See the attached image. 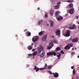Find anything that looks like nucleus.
<instances>
[{"instance_id": "nucleus-45", "label": "nucleus", "mask_w": 79, "mask_h": 79, "mask_svg": "<svg viewBox=\"0 0 79 79\" xmlns=\"http://www.w3.org/2000/svg\"><path fill=\"white\" fill-rule=\"evenodd\" d=\"M32 51H33V52H34V51H35V49H33L32 50Z\"/></svg>"}, {"instance_id": "nucleus-1", "label": "nucleus", "mask_w": 79, "mask_h": 79, "mask_svg": "<svg viewBox=\"0 0 79 79\" xmlns=\"http://www.w3.org/2000/svg\"><path fill=\"white\" fill-rule=\"evenodd\" d=\"M47 56H51L52 55H54V56H56V53L55 52H49L47 53Z\"/></svg>"}, {"instance_id": "nucleus-18", "label": "nucleus", "mask_w": 79, "mask_h": 79, "mask_svg": "<svg viewBox=\"0 0 79 79\" xmlns=\"http://www.w3.org/2000/svg\"><path fill=\"white\" fill-rule=\"evenodd\" d=\"M69 8H73V4L72 3H70L69 5Z\"/></svg>"}, {"instance_id": "nucleus-27", "label": "nucleus", "mask_w": 79, "mask_h": 79, "mask_svg": "<svg viewBox=\"0 0 79 79\" xmlns=\"http://www.w3.org/2000/svg\"><path fill=\"white\" fill-rule=\"evenodd\" d=\"M68 45H69L70 47H73V45L71 44H69Z\"/></svg>"}, {"instance_id": "nucleus-8", "label": "nucleus", "mask_w": 79, "mask_h": 79, "mask_svg": "<svg viewBox=\"0 0 79 79\" xmlns=\"http://www.w3.org/2000/svg\"><path fill=\"white\" fill-rule=\"evenodd\" d=\"M56 18L58 21H61L63 19V17L60 15L56 16Z\"/></svg>"}, {"instance_id": "nucleus-25", "label": "nucleus", "mask_w": 79, "mask_h": 79, "mask_svg": "<svg viewBox=\"0 0 79 79\" xmlns=\"http://www.w3.org/2000/svg\"><path fill=\"white\" fill-rule=\"evenodd\" d=\"M42 22H43V21L42 20H41L40 21H39L38 22V24L39 25H40V23H42Z\"/></svg>"}, {"instance_id": "nucleus-19", "label": "nucleus", "mask_w": 79, "mask_h": 79, "mask_svg": "<svg viewBox=\"0 0 79 79\" xmlns=\"http://www.w3.org/2000/svg\"><path fill=\"white\" fill-rule=\"evenodd\" d=\"M60 11H57L55 13L56 16H58V15H60Z\"/></svg>"}, {"instance_id": "nucleus-33", "label": "nucleus", "mask_w": 79, "mask_h": 79, "mask_svg": "<svg viewBox=\"0 0 79 79\" xmlns=\"http://www.w3.org/2000/svg\"><path fill=\"white\" fill-rule=\"evenodd\" d=\"M60 4H61V2H58L57 3V4L58 5L57 6H59V5H60Z\"/></svg>"}, {"instance_id": "nucleus-48", "label": "nucleus", "mask_w": 79, "mask_h": 79, "mask_svg": "<svg viewBox=\"0 0 79 79\" xmlns=\"http://www.w3.org/2000/svg\"><path fill=\"white\" fill-rule=\"evenodd\" d=\"M27 30L26 29H25L24 30V32H26V31H27Z\"/></svg>"}, {"instance_id": "nucleus-6", "label": "nucleus", "mask_w": 79, "mask_h": 79, "mask_svg": "<svg viewBox=\"0 0 79 79\" xmlns=\"http://www.w3.org/2000/svg\"><path fill=\"white\" fill-rule=\"evenodd\" d=\"M53 46V43H51L49 44V45L47 49L49 50L51 49V47L52 48Z\"/></svg>"}, {"instance_id": "nucleus-46", "label": "nucleus", "mask_w": 79, "mask_h": 79, "mask_svg": "<svg viewBox=\"0 0 79 79\" xmlns=\"http://www.w3.org/2000/svg\"><path fill=\"white\" fill-rule=\"evenodd\" d=\"M37 10H40V8L38 7V9H37Z\"/></svg>"}, {"instance_id": "nucleus-52", "label": "nucleus", "mask_w": 79, "mask_h": 79, "mask_svg": "<svg viewBox=\"0 0 79 79\" xmlns=\"http://www.w3.org/2000/svg\"><path fill=\"white\" fill-rule=\"evenodd\" d=\"M77 57L79 58V56H77Z\"/></svg>"}, {"instance_id": "nucleus-36", "label": "nucleus", "mask_w": 79, "mask_h": 79, "mask_svg": "<svg viewBox=\"0 0 79 79\" xmlns=\"http://www.w3.org/2000/svg\"><path fill=\"white\" fill-rule=\"evenodd\" d=\"M45 18H48V14H47L45 15Z\"/></svg>"}, {"instance_id": "nucleus-23", "label": "nucleus", "mask_w": 79, "mask_h": 79, "mask_svg": "<svg viewBox=\"0 0 79 79\" xmlns=\"http://www.w3.org/2000/svg\"><path fill=\"white\" fill-rule=\"evenodd\" d=\"M32 55L34 56L37 55V51L35 52L32 54Z\"/></svg>"}, {"instance_id": "nucleus-17", "label": "nucleus", "mask_w": 79, "mask_h": 79, "mask_svg": "<svg viewBox=\"0 0 79 79\" xmlns=\"http://www.w3.org/2000/svg\"><path fill=\"white\" fill-rule=\"evenodd\" d=\"M59 50H61V48H60V47H57L56 48V49L55 50V52H56L57 51H59Z\"/></svg>"}, {"instance_id": "nucleus-40", "label": "nucleus", "mask_w": 79, "mask_h": 79, "mask_svg": "<svg viewBox=\"0 0 79 79\" xmlns=\"http://www.w3.org/2000/svg\"><path fill=\"white\" fill-rule=\"evenodd\" d=\"M79 18V16H76V19H78Z\"/></svg>"}, {"instance_id": "nucleus-11", "label": "nucleus", "mask_w": 79, "mask_h": 79, "mask_svg": "<svg viewBox=\"0 0 79 79\" xmlns=\"http://www.w3.org/2000/svg\"><path fill=\"white\" fill-rule=\"evenodd\" d=\"M43 41H45L47 40V35H45L43 37L42 39Z\"/></svg>"}, {"instance_id": "nucleus-35", "label": "nucleus", "mask_w": 79, "mask_h": 79, "mask_svg": "<svg viewBox=\"0 0 79 79\" xmlns=\"http://www.w3.org/2000/svg\"><path fill=\"white\" fill-rule=\"evenodd\" d=\"M48 73H50V74H53V73H52V72L50 71H48Z\"/></svg>"}, {"instance_id": "nucleus-39", "label": "nucleus", "mask_w": 79, "mask_h": 79, "mask_svg": "<svg viewBox=\"0 0 79 79\" xmlns=\"http://www.w3.org/2000/svg\"><path fill=\"white\" fill-rule=\"evenodd\" d=\"M72 55H74L75 54V52H72Z\"/></svg>"}, {"instance_id": "nucleus-55", "label": "nucleus", "mask_w": 79, "mask_h": 79, "mask_svg": "<svg viewBox=\"0 0 79 79\" xmlns=\"http://www.w3.org/2000/svg\"><path fill=\"white\" fill-rule=\"evenodd\" d=\"M77 23L79 24V22L78 23Z\"/></svg>"}, {"instance_id": "nucleus-38", "label": "nucleus", "mask_w": 79, "mask_h": 79, "mask_svg": "<svg viewBox=\"0 0 79 79\" xmlns=\"http://www.w3.org/2000/svg\"><path fill=\"white\" fill-rule=\"evenodd\" d=\"M47 66H48V65H47V64H45L44 65V67L45 68L46 67H47Z\"/></svg>"}, {"instance_id": "nucleus-32", "label": "nucleus", "mask_w": 79, "mask_h": 79, "mask_svg": "<svg viewBox=\"0 0 79 79\" xmlns=\"http://www.w3.org/2000/svg\"><path fill=\"white\" fill-rule=\"evenodd\" d=\"M52 66H50L48 67V69H52Z\"/></svg>"}, {"instance_id": "nucleus-9", "label": "nucleus", "mask_w": 79, "mask_h": 79, "mask_svg": "<svg viewBox=\"0 0 79 79\" xmlns=\"http://www.w3.org/2000/svg\"><path fill=\"white\" fill-rule=\"evenodd\" d=\"M74 8H73L72 9H71L69 11V12L70 14H71V15H73V14H74Z\"/></svg>"}, {"instance_id": "nucleus-5", "label": "nucleus", "mask_w": 79, "mask_h": 79, "mask_svg": "<svg viewBox=\"0 0 79 79\" xmlns=\"http://www.w3.org/2000/svg\"><path fill=\"white\" fill-rule=\"evenodd\" d=\"M43 47H42V46H40L39 48V49L38 51V53H41V52H42V50H43Z\"/></svg>"}, {"instance_id": "nucleus-30", "label": "nucleus", "mask_w": 79, "mask_h": 79, "mask_svg": "<svg viewBox=\"0 0 79 79\" xmlns=\"http://www.w3.org/2000/svg\"><path fill=\"white\" fill-rule=\"evenodd\" d=\"M40 56L41 57V58H43V57L44 56V55L43 54H42L40 55Z\"/></svg>"}, {"instance_id": "nucleus-51", "label": "nucleus", "mask_w": 79, "mask_h": 79, "mask_svg": "<svg viewBox=\"0 0 79 79\" xmlns=\"http://www.w3.org/2000/svg\"><path fill=\"white\" fill-rule=\"evenodd\" d=\"M75 48L76 50H77V48Z\"/></svg>"}, {"instance_id": "nucleus-28", "label": "nucleus", "mask_w": 79, "mask_h": 79, "mask_svg": "<svg viewBox=\"0 0 79 79\" xmlns=\"http://www.w3.org/2000/svg\"><path fill=\"white\" fill-rule=\"evenodd\" d=\"M68 2H71V3H72V2H74V0H68Z\"/></svg>"}, {"instance_id": "nucleus-7", "label": "nucleus", "mask_w": 79, "mask_h": 79, "mask_svg": "<svg viewBox=\"0 0 79 79\" xmlns=\"http://www.w3.org/2000/svg\"><path fill=\"white\" fill-rule=\"evenodd\" d=\"M77 27V26L74 24L73 25V27H69V28L70 29H76Z\"/></svg>"}, {"instance_id": "nucleus-21", "label": "nucleus", "mask_w": 79, "mask_h": 79, "mask_svg": "<svg viewBox=\"0 0 79 79\" xmlns=\"http://www.w3.org/2000/svg\"><path fill=\"white\" fill-rule=\"evenodd\" d=\"M54 8L55 10H58L59 8V6L56 5L54 6Z\"/></svg>"}, {"instance_id": "nucleus-43", "label": "nucleus", "mask_w": 79, "mask_h": 79, "mask_svg": "<svg viewBox=\"0 0 79 79\" xmlns=\"http://www.w3.org/2000/svg\"><path fill=\"white\" fill-rule=\"evenodd\" d=\"M52 38H54V37H55V36H54V35H52Z\"/></svg>"}, {"instance_id": "nucleus-53", "label": "nucleus", "mask_w": 79, "mask_h": 79, "mask_svg": "<svg viewBox=\"0 0 79 79\" xmlns=\"http://www.w3.org/2000/svg\"><path fill=\"white\" fill-rule=\"evenodd\" d=\"M16 37H18V35H16Z\"/></svg>"}, {"instance_id": "nucleus-2", "label": "nucleus", "mask_w": 79, "mask_h": 79, "mask_svg": "<svg viewBox=\"0 0 79 79\" xmlns=\"http://www.w3.org/2000/svg\"><path fill=\"white\" fill-rule=\"evenodd\" d=\"M34 66L35 67L34 69L35 70H36V72H37L38 71H39V69H40V70H43V69H47V68H44L39 69V68H37V67L35 65Z\"/></svg>"}, {"instance_id": "nucleus-50", "label": "nucleus", "mask_w": 79, "mask_h": 79, "mask_svg": "<svg viewBox=\"0 0 79 79\" xmlns=\"http://www.w3.org/2000/svg\"><path fill=\"white\" fill-rule=\"evenodd\" d=\"M33 45H34V44H33V43H32L31 44V45L32 46Z\"/></svg>"}, {"instance_id": "nucleus-42", "label": "nucleus", "mask_w": 79, "mask_h": 79, "mask_svg": "<svg viewBox=\"0 0 79 79\" xmlns=\"http://www.w3.org/2000/svg\"><path fill=\"white\" fill-rule=\"evenodd\" d=\"M76 78H77V79H79V76H77V77H76Z\"/></svg>"}, {"instance_id": "nucleus-47", "label": "nucleus", "mask_w": 79, "mask_h": 79, "mask_svg": "<svg viewBox=\"0 0 79 79\" xmlns=\"http://www.w3.org/2000/svg\"><path fill=\"white\" fill-rule=\"evenodd\" d=\"M47 26H49V24H47Z\"/></svg>"}, {"instance_id": "nucleus-20", "label": "nucleus", "mask_w": 79, "mask_h": 79, "mask_svg": "<svg viewBox=\"0 0 79 79\" xmlns=\"http://www.w3.org/2000/svg\"><path fill=\"white\" fill-rule=\"evenodd\" d=\"M54 23H53V22L52 21H51V23H50V26L51 27H53V25H54Z\"/></svg>"}, {"instance_id": "nucleus-15", "label": "nucleus", "mask_w": 79, "mask_h": 79, "mask_svg": "<svg viewBox=\"0 0 79 79\" xmlns=\"http://www.w3.org/2000/svg\"><path fill=\"white\" fill-rule=\"evenodd\" d=\"M53 10H51L50 11V13L51 16H53Z\"/></svg>"}, {"instance_id": "nucleus-3", "label": "nucleus", "mask_w": 79, "mask_h": 79, "mask_svg": "<svg viewBox=\"0 0 79 79\" xmlns=\"http://www.w3.org/2000/svg\"><path fill=\"white\" fill-rule=\"evenodd\" d=\"M38 39H39V36H35L33 38L32 40L33 42H36L37 40H38Z\"/></svg>"}, {"instance_id": "nucleus-56", "label": "nucleus", "mask_w": 79, "mask_h": 79, "mask_svg": "<svg viewBox=\"0 0 79 79\" xmlns=\"http://www.w3.org/2000/svg\"><path fill=\"white\" fill-rule=\"evenodd\" d=\"M78 79H79V78Z\"/></svg>"}, {"instance_id": "nucleus-54", "label": "nucleus", "mask_w": 79, "mask_h": 79, "mask_svg": "<svg viewBox=\"0 0 79 79\" xmlns=\"http://www.w3.org/2000/svg\"><path fill=\"white\" fill-rule=\"evenodd\" d=\"M72 79H75V78H72Z\"/></svg>"}, {"instance_id": "nucleus-10", "label": "nucleus", "mask_w": 79, "mask_h": 79, "mask_svg": "<svg viewBox=\"0 0 79 79\" xmlns=\"http://www.w3.org/2000/svg\"><path fill=\"white\" fill-rule=\"evenodd\" d=\"M52 74H53L54 77H55V78H57V77H58V76H59V75L57 73H53Z\"/></svg>"}, {"instance_id": "nucleus-31", "label": "nucleus", "mask_w": 79, "mask_h": 79, "mask_svg": "<svg viewBox=\"0 0 79 79\" xmlns=\"http://www.w3.org/2000/svg\"><path fill=\"white\" fill-rule=\"evenodd\" d=\"M53 42L54 43H56V44H58V41H56V40H53Z\"/></svg>"}, {"instance_id": "nucleus-49", "label": "nucleus", "mask_w": 79, "mask_h": 79, "mask_svg": "<svg viewBox=\"0 0 79 79\" xmlns=\"http://www.w3.org/2000/svg\"><path fill=\"white\" fill-rule=\"evenodd\" d=\"M74 48H72V50H74Z\"/></svg>"}, {"instance_id": "nucleus-24", "label": "nucleus", "mask_w": 79, "mask_h": 79, "mask_svg": "<svg viewBox=\"0 0 79 79\" xmlns=\"http://www.w3.org/2000/svg\"><path fill=\"white\" fill-rule=\"evenodd\" d=\"M27 48L29 50H31L32 49V46H30L28 47Z\"/></svg>"}, {"instance_id": "nucleus-37", "label": "nucleus", "mask_w": 79, "mask_h": 79, "mask_svg": "<svg viewBox=\"0 0 79 79\" xmlns=\"http://www.w3.org/2000/svg\"><path fill=\"white\" fill-rule=\"evenodd\" d=\"M42 54H43L44 55V54H45V51H43L42 52Z\"/></svg>"}, {"instance_id": "nucleus-13", "label": "nucleus", "mask_w": 79, "mask_h": 79, "mask_svg": "<svg viewBox=\"0 0 79 79\" xmlns=\"http://www.w3.org/2000/svg\"><path fill=\"white\" fill-rule=\"evenodd\" d=\"M26 34L27 36H30L31 34V33L29 31H27L26 32Z\"/></svg>"}, {"instance_id": "nucleus-41", "label": "nucleus", "mask_w": 79, "mask_h": 79, "mask_svg": "<svg viewBox=\"0 0 79 79\" xmlns=\"http://www.w3.org/2000/svg\"><path fill=\"white\" fill-rule=\"evenodd\" d=\"M32 55V54H29L28 55L29 56H31Z\"/></svg>"}, {"instance_id": "nucleus-14", "label": "nucleus", "mask_w": 79, "mask_h": 79, "mask_svg": "<svg viewBox=\"0 0 79 79\" xmlns=\"http://www.w3.org/2000/svg\"><path fill=\"white\" fill-rule=\"evenodd\" d=\"M78 39V38H74L73 40V42H77Z\"/></svg>"}, {"instance_id": "nucleus-26", "label": "nucleus", "mask_w": 79, "mask_h": 79, "mask_svg": "<svg viewBox=\"0 0 79 79\" xmlns=\"http://www.w3.org/2000/svg\"><path fill=\"white\" fill-rule=\"evenodd\" d=\"M73 75H74L76 73V70H75V69H74L73 70Z\"/></svg>"}, {"instance_id": "nucleus-29", "label": "nucleus", "mask_w": 79, "mask_h": 79, "mask_svg": "<svg viewBox=\"0 0 79 79\" xmlns=\"http://www.w3.org/2000/svg\"><path fill=\"white\" fill-rule=\"evenodd\" d=\"M43 34V32H42V31L40 32H39V35H42Z\"/></svg>"}, {"instance_id": "nucleus-34", "label": "nucleus", "mask_w": 79, "mask_h": 79, "mask_svg": "<svg viewBox=\"0 0 79 79\" xmlns=\"http://www.w3.org/2000/svg\"><path fill=\"white\" fill-rule=\"evenodd\" d=\"M60 53H61V54H64V52H63V50H62L60 51Z\"/></svg>"}, {"instance_id": "nucleus-12", "label": "nucleus", "mask_w": 79, "mask_h": 79, "mask_svg": "<svg viewBox=\"0 0 79 79\" xmlns=\"http://www.w3.org/2000/svg\"><path fill=\"white\" fill-rule=\"evenodd\" d=\"M56 34L57 35H60V30H57L56 32Z\"/></svg>"}, {"instance_id": "nucleus-22", "label": "nucleus", "mask_w": 79, "mask_h": 79, "mask_svg": "<svg viewBox=\"0 0 79 79\" xmlns=\"http://www.w3.org/2000/svg\"><path fill=\"white\" fill-rule=\"evenodd\" d=\"M57 54H58V55H57V57H58V59H60V56H61V54H60V53H57Z\"/></svg>"}, {"instance_id": "nucleus-4", "label": "nucleus", "mask_w": 79, "mask_h": 79, "mask_svg": "<svg viewBox=\"0 0 79 79\" xmlns=\"http://www.w3.org/2000/svg\"><path fill=\"white\" fill-rule=\"evenodd\" d=\"M70 34L71 32H70V31L69 30H68L66 31V33L65 35V37H69Z\"/></svg>"}, {"instance_id": "nucleus-16", "label": "nucleus", "mask_w": 79, "mask_h": 79, "mask_svg": "<svg viewBox=\"0 0 79 79\" xmlns=\"http://www.w3.org/2000/svg\"><path fill=\"white\" fill-rule=\"evenodd\" d=\"M69 48H70V46L68 45L66 46L64 48V49L65 50H68V49H69Z\"/></svg>"}, {"instance_id": "nucleus-44", "label": "nucleus", "mask_w": 79, "mask_h": 79, "mask_svg": "<svg viewBox=\"0 0 79 79\" xmlns=\"http://www.w3.org/2000/svg\"><path fill=\"white\" fill-rule=\"evenodd\" d=\"M71 69H74V67H73V66H72L71 67Z\"/></svg>"}]
</instances>
